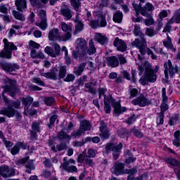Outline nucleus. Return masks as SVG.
<instances>
[{
  "label": "nucleus",
  "instance_id": "9d476101",
  "mask_svg": "<svg viewBox=\"0 0 180 180\" xmlns=\"http://www.w3.org/2000/svg\"><path fill=\"white\" fill-rule=\"evenodd\" d=\"M75 44L78 54L85 56V54H86V50L88 49L86 41L84 39L78 38L76 40Z\"/></svg>",
  "mask_w": 180,
  "mask_h": 180
},
{
  "label": "nucleus",
  "instance_id": "f03ea898",
  "mask_svg": "<svg viewBox=\"0 0 180 180\" xmlns=\"http://www.w3.org/2000/svg\"><path fill=\"white\" fill-rule=\"evenodd\" d=\"M134 34L135 36H139L140 39H135V40L131 43V46L134 47H136L138 50H139V53L141 56H150L152 60H157V56L154 54V52L150 49L147 48V41H146V38L144 34L141 32L140 30V27L137 25L134 26Z\"/></svg>",
  "mask_w": 180,
  "mask_h": 180
},
{
  "label": "nucleus",
  "instance_id": "0eeeda50",
  "mask_svg": "<svg viewBox=\"0 0 180 180\" xmlns=\"http://www.w3.org/2000/svg\"><path fill=\"white\" fill-rule=\"evenodd\" d=\"M122 148H123V143L122 142H120L117 145L113 142H108L105 144L103 154V155H109L112 152L122 153Z\"/></svg>",
  "mask_w": 180,
  "mask_h": 180
},
{
  "label": "nucleus",
  "instance_id": "6e6552de",
  "mask_svg": "<svg viewBox=\"0 0 180 180\" xmlns=\"http://www.w3.org/2000/svg\"><path fill=\"white\" fill-rule=\"evenodd\" d=\"M58 140L60 141V144L56 145V149L58 151H64L67 150L68 144H70V140L72 139V136H57Z\"/></svg>",
  "mask_w": 180,
  "mask_h": 180
},
{
  "label": "nucleus",
  "instance_id": "603ef678",
  "mask_svg": "<svg viewBox=\"0 0 180 180\" xmlns=\"http://www.w3.org/2000/svg\"><path fill=\"white\" fill-rule=\"evenodd\" d=\"M146 34H147V36H148L149 37H153V36H155L157 34V32L153 28H147Z\"/></svg>",
  "mask_w": 180,
  "mask_h": 180
},
{
  "label": "nucleus",
  "instance_id": "0e129e2a",
  "mask_svg": "<svg viewBox=\"0 0 180 180\" xmlns=\"http://www.w3.org/2000/svg\"><path fill=\"white\" fill-rule=\"evenodd\" d=\"M139 13L143 16H146V18L150 17V13H148V11L147 10V8L146 7L141 8V11H139Z\"/></svg>",
  "mask_w": 180,
  "mask_h": 180
},
{
  "label": "nucleus",
  "instance_id": "8fccbe9b",
  "mask_svg": "<svg viewBox=\"0 0 180 180\" xmlns=\"http://www.w3.org/2000/svg\"><path fill=\"white\" fill-rule=\"evenodd\" d=\"M56 120H57V115H53L50 117V123L48 124L49 129H53V127H54V123H56Z\"/></svg>",
  "mask_w": 180,
  "mask_h": 180
},
{
  "label": "nucleus",
  "instance_id": "5fc2aeb1",
  "mask_svg": "<svg viewBox=\"0 0 180 180\" xmlns=\"http://www.w3.org/2000/svg\"><path fill=\"white\" fill-rule=\"evenodd\" d=\"M156 122L158 125L164 124V113L162 112L159 113V115L157 117Z\"/></svg>",
  "mask_w": 180,
  "mask_h": 180
},
{
  "label": "nucleus",
  "instance_id": "e433bc0d",
  "mask_svg": "<svg viewBox=\"0 0 180 180\" xmlns=\"http://www.w3.org/2000/svg\"><path fill=\"white\" fill-rule=\"evenodd\" d=\"M100 131H101L103 136H109V130H108V128L106 127V124L103 122H100Z\"/></svg>",
  "mask_w": 180,
  "mask_h": 180
},
{
  "label": "nucleus",
  "instance_id": "bf43d9fd",
  "mask_svg": "<svg viewBox=\"0 0 180 180\" xmlns=\"http://www.w3.org/2000/svg\"><path fill=\"white\" fill-rule=\"evenodd\" d=\"M20 151V150H19L18 145L15 143V145L11 149V154L13 155H17V154H19Z\"/></svg>",
  "mask_w": 180,
  "mask_h": 180
},
{
  "label": "nucleus",
  "instance_id": "473e14b6",
  "mask_svg": "<svg viewBox=\"0 0 180 180\" xmlns=\"http://www.w3.org/2000/svg\"><path fill=\"white\" fill-rule=\"evenodd\" d=\"M12 14L13 18L16 19V20H20V22H25L26 20V17L23 15V13L16 11L13 10L12 11Z\"/></svg>",
  "mask_w": 180,
  "mask_h": 180
},
{
  "label": "nucleus",
  "instance_id": "de8ad7c7",
  "mask_svg": "<svg viewBox=\"0 0 180 180\" xmlns=\"http://www.w3.org/2000/svg\"><path fill=\"white\" fill-rule=\"evenodd\" d=\"M179 120V117H178V115H174L169 120V126H175V124L178 123Z\"/></svg>",
  "mask_w": 180,
  "mask_h": 180
},
{
  "label": "nucleus",
  "instance_id": "7c9ffc66",
  "mask_svg": "<svg viewBox=\"0 0 180 180\" xmlns=\"http://www.w3.org/2000/svg\"><path fill=\"white\" fill-rule=\"evenodd\" d=\"M25 172L27 174H32V171H34L36 167H34V162L33 160H30L25 165Z\"/></svg>",
  "mask_w": 180,
  "mask_h": 180
},
{
  "label": "nucleus",
  "instance_id": "c9c22d12",
  "mask_svg": "<svg viewBox=\"0 0 180 180\" xmlns=\"http://www.w3.org/2000/svg\"><path fill=\"white\" fill-rule=\"evenodd\" d=\"M87 53L90 56H92L96 53V48L94 44V41L92 39H90L89 41V49L87 50Z\"/></svg>",
  "mask_w": 180,
  "mask_h": 180
},
{
  "label": "nucleus",
  "instance_id": "2eb2a0df",
  "mask_svg": "<svg viewBox=\"0 0 180 180\" xmlns=\"http://www.w3.org/2000/svg\"><path fill=\"white\" fill-rule=\"evenodd\" d=\"M39 18L41 19L40 22H36V26H38L41 30H46L47 29V17L46 11L41 10L39 13Z\"/></svg>",
  "mask_w": 180,
  "mask_h": 180
},
{
  "label": "nucleus",
  "instance_id": "79ce46f5",
  "mask_svg": "<svg viewBox=\"0 0 180 180\" xmlns=\"http://www.w3.org/2000/svg\"><path fill=\"white\" fill-rule=\"evenodd\" d=\"M15 144L20 150H27V147L29 146V144H27V143H25V141H18Z\"/></svg>",
  "mask_w": 180,
  "mask_h": 180
},
{
  "label": "nucleus",
  "instance_id": "2f4dec72",
  "mask_svg": "<svg viewBox=\"0 0 180 180\" xmlns=\"http://www.w3.org/2000/svg\"><path fill=\"white\" fill-rule=\"evenodd\" d=\"M94 37L96 41L100 43V44H105V43H108V38L101 33H96Z\"/></svg>",
  "mask_w": 180,
  "mask_h": 180
},
{
  "label": "nucleus",
  "instance_id": "aec40b11",
  "mask_svg": "<svg viewBox=\"0 0 180 180\" xmlns=\"http://www.w3.org/2000/svg\"><path fill=\"white\" fill-rule=\"evenodd\" d=\"M113 44L117 47V51H121L122 53H123V51H126L127 49V45H126L124 41L119 38H115Z\"/></svg>",
  "mask_w": 180,
  "mask_h": 180
},
{
  "label": "nucleus",
  "instance_id": "774afa93",
  "mask_svg": "<svg viewBox=\"0 0 180 180\" xmlns=\"http://www.w3.org/2000/svg\"><path fill=\"white\" fill-rule=\"evenodd\" d=\"M30 49H40V44L34 41H30Z\"/></svg>",
  "mask_w": 180,
  "mask_h": 180
},
{
  "label": "nucleus",
  "instance_id": "6e6d98bb",
  "mask_svg": "<svg viewBox=\"0 0 180 180\" xmlns=\"http://www.w3.org/2000/svg\"><path fill=\"white\" fill-rule=\"evenodd\" d=\"M66 164H68V166H69L70 164L75 165V160L72 158H70L68 160H67V159L65 158H63V164H61V166L64 167Z\"/></svg>",
  "mask_w": 180,
  "mask_h": 180
},
{
  "label": "nucleus",
  "instance_id": "c03bdc74",
  "mask_svg": "<svg viewBox=\"0 0 180 180\" xmlns=\"http://www.w3.org/2000/svg\"><path fill=\"white\" fill-rule=\"evenodd\" d=\"M51 46H52V47H53L55 50V57H57V56H60V52L61 51V46H60L57 43H52L51 44Z\"/></svg>",
  "mask_w": 180,
  "mask_h": 180
},
{
  "label": "nucleus",
  "instance_id": "dca6fc26",
  "mask_svg": "<svg viewBox=\"0 0 180 180\" xmlns=\"http://www.w3.org/2000/svg\"><path fill=\"white\" fill-rule=\"evenodd\" d=\"M48 39L51 41H63V39H63V36L60 35V30L58 28H53L51 30L48 34Z\"/></svg>",
  "mask_w": 180,
  "mask_h": 180
},
{
  "label": "nucleus",
  "instance_id": "6ab92c4d",
  "mask_svg": "<svg viewBox=\"0 0 180 180\" xmlns=\"http://www.w3.org/2000/svg\"><path fill=\"white\" fill-rule=\"evenodd\" d=\"M1 67L6 72H9L11 75H13L16 70H19V66L15 63H3Z\"/></svg>",
  "mask_w": 180,
  "mask_h": 180
},
{
  "label": "nucleus",
  "instance_id": "09e8293b",
  "mask_svg": "<svg viewBox=\"0 0 180 180\" xmlns=\"http://www.w3.org/2000/svg\"><path fill=\"white\" fill-rule=\"evenodd\" d=\"M44 52L46 53L49 56H51V57H56V53L54 52V50L50 46H46L44 49Z\"/></svg>",
  "mask_w": 180,
  "mask_h": 180
},
{
  "label": "nucleus",
  "instance_id": "7ed1b4c3",
  "mask_svg": "<svg viewBox=\"0 0 180 180\" xmlns=\"http://www.w3.org/2000/svg\"><path fill=\"white\" fill-rule=\"evenodd\" d=\"M138 70L139 71V75H141L143 72H144V77L148 80V82H151L154 84L155 81H157V71L153 70V66L148 61H145L141 65L138 67Z\"/></svg>",
  "mask_w": 180,
  "mask_h": 180
},
{
  "label": "nucleus",
  "instance_id": "a19ab883",
  "mask_svg": "<svg viewBox=\"0 0 180 180\" xmlns=\"http://www.w3.org/2000/svg\"><path fill=\"white\" fill-rule=\"evenodd\" d=\"M44 102L46 106H51L52 105H54L56 99L51 96L46 97L44 100Z\"/></svg>",
  "mask_w": 180,
  "mask_h": 180
},
{
  "label": "nucleus",
  "instance_id": "c85d7f7f",
  "mask_svg": "<svg viewBox=\"0 0 180 180\" xmlns=\"http://www.w3.org/2000/svg\"><path fill=\"white\" fill-rule=\"evenodd\" d=\"M22 101L23 105H25V107H24L25 112H26V110H28L29 108H30V105L33 103V98L29 97V96L23 97L22 98Z\"/></svg>",
  "mask_w": 180,
  "mask_h": 180
},
{
  "label": "nucleus",
  "instance_id": "1a4fd4ad",
  "mask_svg": "<svg viewBox=\"0 0 180 180\" xmlns=\"http://www.w3.org/2000/svg\"><path fill=\"white\" fill-rule=\"evenodd\" d=\"M59 27H60L63 32L65 33L62 36V41H68V40L71 39V36H72V28L64 22L60 23Z\"/></svg>",
  "mask_w": 180,
  "mask_h": 180
},
{
  "label": "nucleus",
  "instance_id": "f3484780",
  "mask_svg": "<svg viewBox=\"0 0 180 180\" xmlns=\"http://www.w3.org/2000/svg\"><path fill=\"white\" fill-rule=\"evenodd\" d=\"M164 68H165V77H168V74L172 77L174 74H176V72H178V68L177 67H172V63H171V60H168L164 64Z\"/></svg>",
  "mask_w": 180,
  "mask_h": 180
},
{
  "label": "nucleus",
  "instance_id": "3c124183",
  "mask_svg": "<svg viewBox=\"0 0 180 180\" xmlns=\"http://www.w3.org/2000/svg\"><path fill=\"white\" fill-rule=\"evenodd\" d=\"M160 110L161 112L160 113H163L167 112L168 110V105L167 104V101H162V104L160 105Z\"/></svg>",
  "mask_w": 180,
  "mask_h": 180
},
{
  "label": "nucleus",
  "instance_id": "864d4df0",
  "mask_svg": "<svg viewBox=\"0 0 180 180\" xmlns=\"http://www.w3.org/2000/svg\"><path fill=\"white\" fill-rule=\"evenodd\" d=\"M106 92H108V89H106V88H100L98 89V96H99V98H102V96H103L104 99H105V98H109V97H107L105 96V94H106Z\"/></svg>",
  "mask_w": 180,
  "mask_h": 180
},
{
  "label": "nucleus",
  "instance_id": "39448f33",
  "mask_svg": "<svg viewBox=\"0 0 180 180\" xmlns=\"http://www.w3.org/2000/svg\"><path fill=\"white\" fill-rule=\"evenodd\" d=\"M65 75H67V66L65 65H60L58 69L54 68L50 72L41 73V77H44L49 79H53L54 81L65 78Z\"/></svg>",
  "mask_w": 180,
  "mask_h": 180
},
{
  "label": "nucleus",
  "instance_id": "b1692460",
  "mask_svg": "<svg viewBox=\"0 0 180 180\" xmlns=\"http://www.w3.org/2000/svg\"><path fill=\"white\" fill-rule=\"evenodd\" d=\"M162 160L164 161V162H166L169 165H171V167H177L178 168L179 167H180L179 161L174 158L167 156L166 158H163Z\"/></svg>",
  "mask_w": 180,
  "mask_h": 180
},
{
  "label": "nucleus",
  "instance_id": "ddd939ff",
  "mask_svg": "<svg viewBox=\"0 0 180 180\" xmlns=\"http://www.w3.org/2000/svg\"><path fill=\"white\" fill-rule=\"evenodd\" d=\"M0 115H4L7 116V117H13L15 116L17 119H22V115L19 111L12 108H7L0 111Z\"/></svg>",
  "mask_w": 180,
  "mask_h": 180
},
{
  "label": "nucleus",
  "instance_id": "bb28decb",
  "mask_svg": "<svg viewBox=\"0 0 180 180\" xmlns=\"http://www.w3.org/2000/svg\"><path fill=\"white\" fill-rule=\"evenodd\" d=\"M167 39L163 41L165 47L169 50H172L173 52L176 51V49L174 47V45L172 44V40L171 39V37H169V35H168V33H167Z\"/></svg>",
  "mask_w": 180,
  "mask_h": 180
},
{
  "label": "nucleus",
  "instance_id": "4d7b16f0",
  "mask_svg": "<svg viewBox=\"0 0 180 180\" xmlns=\"http://www.w3.org/2000/svg\"><path fill=\"white\" fill-rule=\"evenodd\" d=\"M108 5H109V0H102L101 3H97L96 6L102 9L103 6H108Z\"/></svg>",
  "mask_w": 180,
  "mask_h": 180
},
{
  "label": "nucleus",
  "instance_id": "ea45409f",
  "mask_svg": "<svg viewBox=\"0 0 180 180\" xmlns=\"http://www.w3.org/2000/svg\"><path fill=\"white\" fill-rule=\"evenodd\" d=\"M70 1L75 11L78 12V11H79V7L81 6V0H70Z\"/></svg>",
  "mask_w": 180,
  "mask_h": 180
},
{
  "label": "nucleus",
  "instance_id": "49530a36",
  "mask_svg": "<svg viewBox=\"0 0 180 180\" xmlns=\"http://www.w3.org/2000/svg\"><path fill=\"white\" fill-rule=\"evenodd\" d=\"M172 20L175 23H180V8L175 11Z\"/></svg>",
  "mask_w": 180,
  "mask_h": 180
},
{
  "label": "nucleus",
  "instance_id": "a18cd8bd",
  "mask_svg": "<svg viewBox=\"0 0 180 180\" xmlns=\"http://www.w3.org/2000/svg\"><path fill=\"white\" fill-rule=\"evenodd\" d=\"M32 82H33L34 84H37V85H39V86H46V84H44V82H43L42 79L39 77L32 78Z\"/></svg>",
  "mask_w": 180,
  "mask_h": 180
},
{
  "label": "nucleus",
  "instance_id": "20e7f679",
  "mask_svg": "<svg viewBox=\"0 0 180 180\" xmlns=\"http://www.w3.org/2000/svg\"><path fill=\"white\" fill-rule=\"evenodd\" d=\"M103 102L105 105L104 110L105 113H110V103L112 105V107L114 108V112L117 116H119L120 113H124V112H126L125 107H121L120 102H116L110 96H108V98L105 96Z\"/></svg>",
  "mask_w": 180,
  "mask_h": 180
},
{
  "label": "nucleus",
  "instance_id": "f8f14e48",
  "mask_svg": "<svg viewBox=\"0 0 180 180\" xmlns=\"http://www.w3.org/2000/svg\"><path fill=\"white\" fill-rule=\"evenodd\" d=\"M125 169L124 164L117 161L115 162L113 167L111 168V172L114 174V175H116V176H119L120 175H124Z\"/></svg>",
  "mask_w": 180,
  "mask_h": 180
},
{
  "label": "nucleus",
  "instance_id": "412c9836",
  "mask_svg": "<svg viewBox=\"0 0 180 180\" xmlns=\"http://www.w3.org/2000/svg\"><path fill=\"white\" fill-rule=\"evenodd\" d=\"M60 13L65 18L66 20H70L72 18V11L68 6H63L61 7Z\"/></svg>",
  "mask_w": 180,
  "mask_h": 180
},
{
  "label": "nucleus",
  "instance_id": "4be33fe9",
  "mask_svg": "<svg viewBox=\"0 0 180 180\" xmlns=\"http://www.w3.org/2000/svg\"><path fill=\"white\" fill-rule=\"evenodd\" d=\"M107 65L112 68L119 67V59L116 56H110L106 58Z\"/></svg>",
  "mask_w": 180,
  "mask_h": 180
},
{
  "label": "nucleus",
  "instance_id": "a878e982",
  "mask_svg": "<svg viewBox=\"0 0 180 180\" xmlns=\"http://www.w3.org/2000/svg\"><path fill=\"white\" fill-rule=\"evenodd\" d=\"M96 82H89L84 84V89L86 92L89 94H95L96 92Z\"/></svg>",
  "mask_w": 180,
  "mask_h": 180
},
{
  "label": "nucleus",
  "instance_id": "393cba45",
  "mask_svg": "<svg viewBox=\"0 0 180 180\" xmlns=\"http://www.w3.org/2000/svg\"><path fill=\"white\" fill-rule=\"evenodd\" d=\"M137 174V167H133L131 169H125L124 175H128L127 180L134 179V175Z\"/></svg>",
  "mask_w": 180,
  "mask_h": 180
},
{
  "label": "nucleus",
  "instance_id": "58836bf2",
  "mask_svg": "<svg viewBox=\"0 0 180 180\" xmlns=\"http://www.w3.org/2000/svg\"><path fill=\"white\" fill-rule=\"evenodd\" d=\"M122 19H123V13H122V12L120 11H117L113 15V20L117 23H121Z\"/></svg>",
  "mask_w": 180,
  "mask_h": 180
},
{
  "label": "nucleus",
  "instance_id": "37998d69",
  "mask_svg": "<svg viewBox=\"0 0 180 180\" xmlns=\"http://www.w3.org/2000/svg\"><path fill=\"white\" fill-rule=\"evenodd\" d=\"M29 156H25L22 158H20L15 161L16 165H25L29 161Z\"/></svg>",
  "mask_w": 180,
  "mask_h": 180
},
{
  "label": "nucleus",
  "instance_id": "4468645a",
  "mask_svg": "<svg viewBox=\"0 0 180 180\" xmlns=\"http://www.w3.org/2000/svg\"><path fill=\"white\" fill-rule=\"evenodd\" d=\"M0 174L3 178H11L15 176L16 172L14 169H10L6 165L0 166Z\"/></svg>",
  "mask_w": 180,
  "mask_h": 180
},
{
  "label": "nucleus",
  "instance_id": "a211bd4d",
  "mask_svg": "<svg viewBox=\"0 0 180 180\" xmlns=\"http://www.w3.org/2000/svg\"><path fill=\"white\" fill-rule=\"evenodd\" d=\"M133 105L141 106V108H143L144 106H147L151 103L148 99L146 98L143 95H141L136 99L132 101Z\"/></svg>",
  "mask_w": 180,
  "mask_h": 180
},
{
  "label": "nucleus",
  "instance_id": "423d86ee",
  "mask_svg": "<svg viewBox=\"0 0 180 180\" xmlns=\"http://www.w3.org/2000/svg\"><path fill=\"white\" fill-rule=\"evenodd\" d=\"M3 41L4 49L0 52V57L11 59L12 58V51L13 50H18V47L13 42H9L6 39H4Z\"/></svg>",
  "mask_w": 180,
  "mask_h": 180
},
{
  "label": "nucleus",
  "instance_id": "c756f323",
  "mask_svg": "<svg viewBox=\"0 0 180 180\" xmlns=\"http://www.w3.org/2000/svg\"><path fill=\"white\" fill-rule=\"evenodd\" d=\"M91 141V136H87L85 139H82V141H75L72 142L73 147H82L86 143Z\"/></svg>",
  "mask_w": 180,
  "mask_h": 180
},
{
  "label": "nucleus",
  "instance_id": "69168bd1",
  "mask_svg": "<svg viewBox=\"0 0 180 180\" xmlns=\"http://www.w3.org/2000/svg\"><path fill=\"white\" fill-rule=\"evenodd\" d=\"M173 146L175 147H180V136H174V140H173Z\"/></svg>",
  "mask_w": 180,
  "mask_h": 180
},
{
  "label": "nucleus",
  "instance_id": "f257e3e1",
  "mask_svg": "<svg viewBox=\"0 0 180 180\" xmlns=\"http://www.w3.org/2000/svg\"><path fill=\"white\" fill-rule=\"evenodd\" d=\"M4 82L6 84V86H4V90L2 93V96L4 98V101L6 103V106H8V108H15V109H19L20 108V101H13L8 100L6 96H5V93L8 94V95H10L12 98L19 92V88H18V85L16 84V81L13 79H11L8 78H6L4 79Z\"/></svg>",
  "mask_w": 180,
  "mask_h": 180
},
{
  "label": "nucleus",
  "instance_id": "13d9d810",
  "mask_svg": "<svg viewBox=\"0 0 180 180\" xmlns=\"http://www.w3.org/2000/svg\"><path fill=\"white\" fill-rule=\"evenodd\" d=\"M58 139V137L56 136H49V139L48 140V144L49 147H51L54 146V143H56V140Z\"/></svg>",
  "mask_w": 180,
  "mask_h": 180
},
{
  "label": "nucleus",
  "instance_id": "680f3d73",
  "mask_svg": "<svg viewBox=\"0 0 180 180\" xmlns=\"http://www.w3.org/2000/svg\"><path fill=\"white\" fill-rule=\"evenodd\" d=\"M75 80V76L72 74H68L64 79L65 82H72Z\"/></svg>",
  "mask_w": 180,
  "mask_h": 180
},
{
  "label": "nucleus",
  "instance_id": "9b49d317",
  "mask_svg": "<svg viewBox=\"0 0 180 180\" xmlns=\"http://www.w3.org/2000/svg\"><path fill=\"white\" fill-rule=\"evenodd\" d=\"M91 122L89 120H84L80 122L79 128L75 131V134L76 136H82V134H85V131L91 130Z\"/></svg>",
  "mask_w": 180,
  "mask_h": 180
},
{
  "label": "nucleus",
  "instance_id": "72a5a7b5",
  "mask_svg": "<svg viewBox=\"0 0 180 180\" xmlns=\"http://www.w3.org/2000/svg\"><path fill=\"white\" fill-rule=\"evenodd\" d=\"M85 63H82L77 67L75 68L73 74H75L77 77H79V75H82V72H84V70H85Z\"/></svg>",
  "mask_w": 180,
  "mask_h": 180
},
{
  "label": "nucleus",
  "instance_id": "cd10ccee",
  "mask_svg": "<svg viewBox=\"0 0 180 180\" xmlns=\"http://www.w3.org/2000/svg\"><path fill=\"white\" fill-rule=\"evenodd\" d=\"M63 170L66 171L68 174H74V172H78V168L75 165L68 166V163H66L64 166H62Z\"/></svg>",
  "mask_w": 180,
  "mask_h": 180
},
{
  "label": "nucleus",
  "instance_id": "4c0bfd02",
  "mask_svg": "<svg viewBox=\"0 0 180 180\" xmlns=\"http://www.w3.org/2000/svg\"><path fill=\"white\" fill-rule=\"evenodd\" d=\"M75 22L76 23L75 34H77V33H79V32H82V30H84V24H82L79 20H75Z\"/></svg>",
  "mask_w": 180,
  "mask_h": 180
},
{
  "label": "nucleus",
  "instance_id": "052dcab7",
  "mask_svg": "<svg viewBox=\"0 0 180 180\" xmlns=\"http://www.w3.org/2000/svg\"><path fill=\"white\" fill-rule=\"evenodd\" d=\"M99 20V26L101 27H105L106 26V19H105V17L101 15L98 17Z\"/></svg>",
  "mask_w": 180,
  "mask_h": 180
},
{
  "label": "nucleus",
  "instance_id": "338daca9",
  "mask_svg": "<svg viewBox=\"0 0 180 180\" xmlns=\"http://www.w3.org/2000/svg\"><path fill=\"white\" fill-rule=\"evenodd\" d=\"M117 58L119 60L120 63L121 65L127 64V60H126V58H124V56H123L122 54L117 55Z\"/></svg>",
  "mask_w": 180,
  "mask_h": 180
},
{
  "label": "nucleus",
  "instance_id": "e2e57ef3",
  "mask_svg": "<svg viewBox=\"0 0 180 180\" xmlns=\"http://www.w3.org/2000/svg\"><path fill=\"white\" fill-rule=\"evenodd\" d=\"M90 26L92 27V29H96V27H99V18L96 19L94 20H91L90 22Z\"/></svg>",
  "mask_w": 180,
  "mask_h": 180
},
{
  "label": "nucleus",
  "instance_id": "f704fd0d",
  "mask_svg": "<svg viewBox=\"0 0 180 180\" xmlns=\"http://www.w3.org/2000/svg\"><path fill=\"white\" fill-rule=\"evenodd\" d=\"M32 130L31 131V133L32 136H36L37 133H40V122H34L32 123Z\"/></svg>",
  "mask_w": 180,
  "mask_h": 180
},
{
  "label": "nucleus",
  "instance_id": "5701e85b",
  "mask_svg": "<svg viewBox=\"0 0 180 180\" xmlns=\"http://www.w3.org/2000/svg\"><path fill=\"white\" fill-rule=\"evenodd\" d=\"M15 6L19 12H26L27 3L26 0H15Z\"/></svg>",
  "mask_w": 180,
  "mask_h": 180
}]
</instances>
